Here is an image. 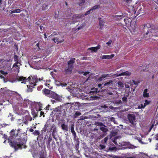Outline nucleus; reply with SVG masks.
I'll return each instance as SVG.
<instances>
[{"label": "nucleus", "instance_id": "nucleus-1", "mask_svg": "<svg viewBox=\"0 0 158 158\" xmlns=\"http://www.w3.org/2000/svg\"><path fill=\"white\" fill-rule=\"evenodd\" d=\"M20 129L18 130H12L10 132V135L13 138L15 139L13 141L10 139H8L10 145L15 151H17L19 149H22L23 146L24 148L26 147L25 144L27 140L21 137L23 133L20 132Z\"/></svg>", "mask_w": 158, "mask_h": 158}, {"label": "nucleus", "instance_id": "nucleus-2", "mask_svg": "<svg viewBox=\"0 0 158 158\" xmlns=\"http://www.w3.org/2000/svg\"><path fill=\"white\" fill-rule=\"evenodd\" d=\"M31 79L30 77L26 78V77L23 76H17L15 78V80L18 81H22V83H26V82H29L30 85L27 89L28 91L31 92L32 91V88L36 85V83L38 81H40L43 80V78L38 79L37 76H34Z\"/></svg>", "mask_w": 158, "mask_h": 158}, {"label": "nucleus", "instance_id": "nucleus-3", "mask_svg": "<svg viewBox=\"0 0 158 158\" xmlns=\"http://www.w3.org/2000/svg\"><path fill=\"white\" fill-rule=\"evenodd\" d=\"M42 92L44 94L52 99H60L64 98L62 96L59 95L54 92L46 88L43 89Z\"/></svg>", "mask_w": 158, "mask_h": 158}, {"label": "nucleus", "instance_id": "nucleus-4", "mask_svg": "<svg viewBox=\"0 0 158 158\" xmlns=\"http://www.w3.org/2000/svg\"><path fill=\"white\" fill-rule=\"evenodd\" d=\"M143 30L145 32L146 31H147V32L144 35V37L146 38H147V36H148L150 38V37L155 35V34L153 33L154 31V30L153 29H152L150 24H147L145 25L144 26Z\"/></svg>", "mask_w": 158, "mask_h": 158}, {"label": "nucleus", "instance_id": "nucleus-5", "mask_svg": "<svg viewBox=\"0 0 158 158\" xmlns=\"http://www.w3.org/2000/svg\"><path fill=\"white\" fill-rule=\"evenodd\" d=\"M6 95L10 98H16V99H21L22 98L20 94L17 92L10 90L9 89L6 90L5 93Z\"/></svg>", "mask_w": 158, "mask_h": 158}, {"label": "nucleus", "instance_id": "nucleus-6", "mask_svg": "<svg viewBox=\"0 0 158 158\" xmlns=\"http://www.w3.org/2000/svg\"><path fill=\"white\" fill-rule=\"evenodd\" d=\"M127 118L129 123L133 126L136 124L135 115L134 114H129L127 115Z\"/></svg>", "mask_w": 158, "mask_h": 158}, {"label": "nucleus", "instance_id": "nucleus-7", "mask_svg": "<svg viewBox=\"0 0 158 158\" xmlns=\"http://www.w3.org/2000/svg\"><path fill=\"white\" fill-rule=\"evenodd\" d=\"M151 102L148 101L147 100L145 99V100H142L140 102V104L138 106V109H142L144 108L146 106L149 105Z\"/></svg>", "mask_w": 158, "mask_h": 158}, {"label": "nucleus", "instance_id": "nucleus-8", "mask_svg": "<svg viewBox=\"0 0 158 158\" xmlns=\"http://www.w3.org/2000/svg\"><path fill=\"white\" fill-rule=\"evenodd\" d=\"M62 38V37L60 34L59 33L57 35V37H54L52 39V40L55 43L56 42L57 43V44L59 43H61L63 42L64 41V39L61 40V39Z\"/></svg>", "mask_w": 158, "mask_h": 158}, {"label": "nucleus", "instance_id": "nucleus-9", "mask_svg": "<svg viewBox=\"0 0 158 158\" xmlns=\"http://www.w3.org/2000/svg\"><path fill=\"white\" fill-rule=\"evenodd\" d=\"M91 91L89 92V94L90 95H93L92 97L94 99H98L99 97H97L96 95L98 92V89L97 88H92Z\"/></svg>", "mask_w": 158, "mask_h": 158}, {"label": "nucleus", "instance_id": "nucleus-10", "mask_svg": "<svg viewBox=\"0 0 158 158\" xmlns=\"http://www.w3.org/2000/svg\"><path fill=\"white\" fill-rule=\"evenodd\" d=\"M32 119V118L29 115H26L23 119V123L27 124L28 121H31Z\"/></svg>", "mask_w": 158, "mask_h": 158}, {"label": "nucleus", "instance_id": "nucleus-11", "mask_svg": "<svg viewBox=\"0 0 158 158\" xmlns=\"http://www.w3.org/2000/svg\"><path fill=\"white\" fill-rule=\"evenodd\" d=\"M73 66H69L65 67L64 69L65 72L66 74H70L72 72Z\"/></svg>", "mask_w": 158, "mask_h": 158}, {"label": "nucleus", "instance_id": "nucleus-12", "mask_svg": "<svg viewBox=\"0 0 158 158\" xmlns=\"http://www.w3.org/2000/svg\"><path fill=\"white\" fill-rule=\"evenodd\" d=\"M124 17V16L123 15V13H122V15H116L113 16V19L118 21L121 20Z\"/></svg>", "mask_w": 158, "mask_h": 158}, {"label": "nucleus", "instance_id": "nucleus-13", "mask_svg": "<svg viewBox=\"0 0 158 158\" xmlns=\"http://www.w3.org/2000/svg\"><path fill=\"white\" fill-rule=\"evenodd\" d=\"M34 103L36 107L37 110H38L39 111H41L42 110V104L40 102H34Z\"/></svg>", "mask_w": 158, "mask_h": 158}, {"label": "nucleus", "instance_id": "nucleus-14", "mask_svg": "<svg viewBox=\"0 0 158 158\" xmlns=\"http://www.w3.org/2000/svg\"><path fill=\"white\" fill-rule=\"evenodd\" d=\"M101 46L99 44H98V46L96 47H92L89 48V49L90 50L94 52H96L97 50L100 49Z\"/></svg>", "mask_w": 158, "mask_h": 158}, {"label": "nucleus", "instance_id": "nucleus-15", "mask_svg": "<svg viewBox=\"0 0 158 158\" xmlns=\"http://www.w3.org/2000/svg\"><path fill=\"white\" fill-rule=\"evenodd\" d=\"M110 76L108 74H103L99 78H98L97 79V81H101L104 78L107 77H109Z\"/></svg>", "mask_w": 158, "mask_h": 158}, {"label": "nucleus", "instance_id": "nucleus-16", "mask_svg": "<svg viewBox=\"0 0 158 158\" xmlns=\"http://www.w3.org/2000/svg\"><path fill=\"white\" fill-rule=\"evenodd\" d=\"M114 104L117 106L119 105L120 104L122 103V102L120 100V99H119L117 100V99H114L113 101H112Z\"/></svg>", "mask_w": 158, "mask_h": 158}, {"label": "nucleus", "instance_id": "nucleus-17", "mask_svg": "<svg viewBox=\"0 0 158 158\" xmlns=\"http://www.w3.org/2000/svg\"><path fill=\"white\" fill-rule=\"evenodd\" d=\"M118 86V89H123L124 87V85L123 83L121 81H119L117 82Z\"/></svg>", "mask_w": 158, "mask_h": 158}, {"label": "nucleus", "instance_id": "nucleus-18", "mask_svg": "<svg viewBox=\"0 0 158 158\" xmlns=\"http://www.w3.org/2000/svg\"><path fill=\"white\" fill-rule=\"evenodd\" d=\"M70 10H68L65 11L64 14H65V16L68 19H70L69 17L71 16L72 14L70 12Z\"/></svg>", "mask_w": 158, "mask_h": 158}, {"label": "nucleus", "instance_id": "nucleus-19", "mask_svg": "<svg viewBox=\"0 0 158 158\" xmlns=\"http://www.w3.org/2000/svg\"><path fill=\"white\" fill-rule=\"evenodd\" d=\"M75 60L76 59L74 58L71 59L68 62V65L69 66H73V64L75 62Z\"/></svg>", "mask_w": 158, "mask_h": 158}, {"label": "nucleus", "instance_id": "nucleus-20", "mask_svg": "<svg viewBox=\"0 0 158 158\" xmlns=\"http://www.w3.org/2000/svg\"><path fill=\"white\" fill-rule=\"evenodd\" d=\"M61 128L63 131H68V127L67 125H65L64 123H63L61 124Z\"/></svg>", "mask_w": 158, "mask_h": 158}, {"label": "nucleus", "instance_id": "nucleus-21", "mask_svg": "<svg viewBox=\"0 0 158 158\" xmlns=\"http://www.w3.org/2000/svg\"><path fill=\"white\" fill-rule=\"evenodd\" d=\"M109 89L110 90H107L106 91V93L107 94V95H113V92H114L113 91V89L111 87H109Z\"/></svg>", "mask_w": 158, "mask_h": 158}, {"label": "nucleus", "instance_id": "nucleus-22", "mask_svg": "<svg viewBox=\"0 0 158 158\" xmlns=\"http://www.w3.org/2000/svg\"><path fill=\"white\" fill-rule=\"evenodd\" d=\"M148 89H145L143 92V96L144 98H148L149 97V93H147Z\"/></svg>", "mask_w": 158, "mask_h": 158}, {"label": "nucleus", "instance_id": "nucleus-23", "mask_svg": "<svg viewBox=\"0 0 158 158\" xmlns=\"http://www.w3.org/2000/svg\"><path fill=\"white\" fill-rule=\"evenodd\" d=\"M132 23L131 22L130 26L129 27V29L131 31H135V24L134 23L133 25H131Z\"/></svg>", "mask_w": 158, "mask_h": 158}, {"label": "nucleus", "instance_id": "nucleus-24", "mask_svg": "<svg viewBox=\"0 0 158 158\" xmlns=\"http://www.w3.org/2000/svg\"><path fill=\"white\" fill-rule=\"evenodd\" d=\"M99 19H99V26H100V28L102 29L103 27L104 22L103 21L100 20L101 18H99Z\"/></svg>", "mask_w": 158, "mask_h": 158}, {"label": "nucleus", "instance_id": "nucleus-25", "mask_svg": "<svg viewBox=\"0 0 158 158\" xmlns=\"http://www.w3.org/2000/svg\"><path fill=\"white\" fill-rule=\"evenodd\" d=\"M114 56V55H111L110 56L109 55H103L102 57V58L103 59H109L111 58Z\"/></svg>", "mask_w": 158, "mask_h": 158}, {"label": "nucleus", "instance_id": "nucleus-26", "mask_svg": "<svg viewBox=\"0 0 158 158\" xmlns=\"http://www.w3.org/2000/svg\"><path fill=\"white\" fill-rule=\"evenodd\" d=\"M131 74V73L130 72L128 71H126L125 72H123L121 73L120 74H119V76H122V75H127L130 76Z\"/></svg>", "mask_w": 158, "mask_h": 158}, {"label": "nucleus", "instance_id": "nucleus-27", "mask_svg": "<svg viewBox=\"0 0 158 158\" xmlns=\"http://www.w3.org/2000/svg\"><path fill=\"white\" fill-rule=\"evenodd\" d=\"M49 124H46L44 126V127L41 131V132L43 133L44 132H45L47 130V128L48 127Z\"/></svg>", "mask_w": 158, "mask_h": 158}, {"label": "nucleus", "instance_id": "nucleus-28", "mask_svg": "<svg viewBox=\"0 0 158 158\" xmlns=\"http://www.w3.org/2000/svg\"><path fill=\"white\" fill-rule=\"evenodd\" d=\"M61 112L60 110H57L56 111V119H57L59 117H60V115L61 114Z\"/></svg>", "mask_w": 158, "mask_h": 158}, {"label": "nucleus", "instance_id": "nucleus-29", "mask_svg": "<svg viewBox=\"0 0 158 158\" xmlns=\"http://www.w3.org/2000/svg\"><path fill=\"white\" fill-rule=\"evenodd\" d=\"M48 8V5L47 4L44 3L42 6V9L43 10H46Z\"/></svg>", "mask_w": 158, "mask_h": 158}, {"label": "nucleus", "instance_id": "nucleus-30", "mask_svg": "<svg viewBox=\"0 0 158 158\" xmlns=\"http://www.w3.org/2000/svg\"><path fill=\"white\" fill-rule=\"evenodd\" d=\"M9 115H10L8 116V118L9 119H10L11 121H13L15 118L13 117V115H12L11 113H10Z\"/></svg>", "mask_w": 158, "mask_h": 158}, {"label": "nucleus", "instance_id": "nucleus-31", "mask_svg": "<svg viewBox=\"0 0 158 158\" xmlns=\"http://www.w3.org/2000/svg\"><path fill=\"white\" fill-rule=\"evenodd\" d=\"M81 115V113L79 112H76L75 114L73 115V118H77L78 116H80Z\"/></svg>", "mask_w": 158, "mask_h": 158}, {"label": "nucleus", "instance_id": "nucleus-32", "mask_svg": "<svg viewBox=\"0 0 158 158\" xmlns=\"http://www.w3.org/2000/svg\"><path fill=\"white\" fill-rule=\"evenodd\" d=\"M100 129L104 132H106L108 131L107 128L104 127H100Z\"/></svg>", "mask_w": 158, "mask_h": 158}, {"label": "nucleus", "instance_id": "nucleus-33", "mask_svg": "<svg viewBox=\"0 0 158 158\" xmlns=\"http://www.w3.org/2000/svg\"><path fill=\"white\" fill-rule=\"evenodd\" d=\"M21 11V10L19 9H18L12 11L10 12V14H12L13 13H20Z\"/></svg>", "mask_w": 158, "mask_h": 158}, {"label": "nucleus", "instance_id": "nucleus-34", "mask_svg": "<svg viewBox=\"0 0 158 158\" xmlns=\"http://www.w3.org/2000/svg\"><path fill=\"white\" fill-rule=\"evenodd\" d=\"M112 82L113 81H112L111 80H110L108 82L104 84L103 86H109L110 85L111 83L112 84Z\"/></svg>", "mask_w": 158, "mask_h": 158}, {"label": "nucleus", "instance_id": "nucleus-35", "mask_svg": "<svg viewBox=\"0 0 158 158\" xmlns=\"http://www.w3.org/2000/svg\"><path fill=\"white\" fill-rule=\"evenodd\" d=\"M14 61L16 62L19 63V57L16 55H15L14 57Z\"/></svg>", "mask_w": 158, "mask_h": 158}, {"label": "nucleus", "instance_id": "nucleus-36", "mask_svg": "<svg viewBox=\"0 0 158 158\" xmlns=\"http://www.w3.org/2000/svg\"><path fill=\"white\" fill-rule=\"evenodd\" d=\"M32 134L35 136H38L40 135V132L38 130H35V131H34L33 133Z\"/></svg>", "mask_w": 158, "mask_h": 158}, {"label": "nucleus", "instance_id": "nucleus-37", "mask_svg": "<svg viewBox=\"0 0 158 158\" xmlns=\"http://www.w3.org/2000/svg\"><path fill=\"white\" fill-rule=\"evenodd\" d=\"M100 7V5H96L92 7V8L91 9V10H95L98 8H99Z\"/></svg>", "mask_w": 158, "mask_h": 158}, {"label": "nucleus", "instance_id": "nucleus-38", "mask_svg": "<svg viewBox=\"0 0 158 158\" xmlns=\"http://www.w3.org/2000/svg\"><path fill=\"white\" fill-rule=\"evenodd\" d=\"M95 124L98 126H104V124L100 122H97L95 123Z\"/></svg>", "mask_w": 158, "mask_h": 158}, {"label": "nucleus", "instance_id": "nucleus-39", "mask_svg": "<svg viewBox=\"0 0 158 158\" xmlns=\"http://www.w3.org/2000/svg\"><path fill=\"white\" fill-rule=\"evenodd\" d=\"M79 5L80 6H82L84 5L85 0H79Z\"/></svg>", "mask_w": 158, "mask_h": 158}, {"label": "nucleus", "instance_id": "nucleus-40", "mask_svg": "<svg viewBox=\"0 0 158 158\" xmlns=\"http://www.w3.org/2000/svg\"><path fill=\"white\" fill-rule=\"evenodd\" d=\"M71 132L72 134L76 133L74 130V125L73 124H72L71 125Z\"/></svg>", "mask_w": 158, "mask_h": 158}, {"label": "nucleus", "instance_id": "nucleus-41", "mask_svg": "<svg viewBox=\"0 0 158 158\" xmlns=\"http://www.w3.org/2000/svg\"><path fill=\"white\" fill-rule=\"evenodd\" d=\"M108 138V137H105L104 138V139L102 140V143H106Z\"/></svg>", "mask_w": 158, "mask_h": 158}, {"label": "nucleus", "instance_id": "nucleus-42", "mask_svg": "<svg viewBox=\"0 0 158 158\" xmlns=\"http://www.w3.org/2000/svg\"><path fill=\"white\" fill-rule=\"evenodd\" d=\"M57 35V33L56 32H53L49 36V37H52V36H54L56 35Z\"/></svg>", "mask_w": 158, "mask_h": 158}, {"label": "nucleus", "instance_id": "nucleus-43", "mask_svg": "<svg viewBox=\"0 0 158 158\" xmlns=\"http://www.w3.org/2000/svg\"><path fill=\"white\" fill-rule=\"evenodd\" d=\"M132 83H133L134 85H135L134 87H136L137 85L138 82L135 80H133L132 81Z\"/></svg>", "mask_w": 158, "mask_h": 158}, {"label": "nucleus", "instance_id": "nucleus-44", "mask_svg": "<svg viewBox=\"0 0 158 158\" xmlns=\"http://www.w3.org/2000/svg\"><path fill=\"white\" fill-rule=\"evenodd\" d=\"M52 138L50 135V136L49 137L48 140V143L49 145H50V142L52 140Z\"/></svg>", "mask_w": 158, "mask_h": 158}, {"label": "nucleus", "instance_id": "nucleus-45", "mask_svg": "<svg viewBox=\"0 0 158 158\" xmlns=\"http://www.w3.org/2000/svg\"><path fill=\"white\" fill-rule=\"evenodd\" d=\"M59 12H55V15H54V17L55 19H57L58 18L59 16Z\"/></svg>", "mask_w": 158, "mask_h": 158}, {"label": "nucleus", "instance_id": "nucleus-46", "mask_svg": "<svg viewBox=\"0 0 158 158\" xmlns=\"http://www.w3.org/2000/svg\"><path fill=\"white\" fill-rule=\"evenodd\" d=\"M116 149H117V148L115 147H109V150L111 151H113V150H116Z\"/></svg>", "mask_w": 158, "mask_h": 158}, {"label": "nucleus", "instance_id": "nucleus-47", "mask_svg": "<svg viewBox=\"0 0 158 158\" xmlns=\"http://www.w3.org/2000/svg\"><path fill=\"white\" fill-rule=\"evenodd\" d=\"M0 73L4 75H6L8 73L7 72H5L3 70H1L0 71Z\"/></svg>", "mask_w": 158, "mask_h": 158}, {"label": "nucleus", "instance_id": "nucleus-48", "mask_svg": "<svg viewBox=\"0 0 158 158\" xmlns=\"http://www.w3.org/2000/svg\"><path fill=\"white\" fill-rule=\"evenodd\" d=\"M0 125L2 127H5L7 126H8V124L6 123H2V124H0Z\"/></svg>", "mask_w": 158, "mask_h": 158}, {"label": "nucleus", "instance_id": "nucleus-49", "mask_svg": "<svg viewBox=\"0 0 158 158\" xmlns=\"http://www.w3.org/2000/svg\"><path fill=\"white\" fill-rule=\"evenodd\" d=\"M55 129H56V128L54 129L53 131L52 132V136L53 137V138L54 139H56V138L55 137V135H54V131H55Z\"/></svg>", "mask_w": 158, "mask_h": 158}, {"label": "nucleus", "instance_id": "nucleus-50", "mask_svg": "<svg viewBox=\"0 0 158 158\" xmlns=\"http://www.w3.org/2000/svg\"><path fill=\"white\" fill-rule=\"evenodd\" d=\"M100 147L102 149H104L105 148L106 146L104 145L100 144L99 145Z\"/></svg>", "mask_w": 158, "mask_h": 158}, {"label": "nucleus", "instance_id": "nucleus-51", "mask_svg": "<svg viewBox=\"0 0 158 158\" xmlns=\"http://www.w3.org/2000/svg\"><path fill=\"white\" fill-rule=\"evenodd\" d=\"M52 148H55L56 146V145L54 141H53L52 142Z\"/></svg>", "mask_w": 158, "mask_h": 158}, {"label": "nucleus", "instance_id": "nucleus-52", "mask_svg": "<svg viewBox=\"0 0 158 158\" xmlns=\"http://www.w3.org/2000/svg\"><path fill=\"white\" fill-rule=\"evenodd\" d=\"M153 127H154V125L153 124H152L151 126V127H150L149 129L148 130V132H150L151 131V130L153 128Z\"/></svg>", "mask_w": 158, "mask_h": 158}, {"label": "nucleus", "instance_id": "nucleus-53", "mask_svg": "<svg viewBox=\"0 0 158 158\" xmlns=\"http://www.w3.org/2000/svg\"><path fill=\"white\" fill-rule=\"evenodd\" d=\"M92 10H91V9L89 10L87 12H86L85 13V15H86L88 14H89L90 12V11H91Z\"/></svg>", "mask_w": 158, "mask_h": 158}, {"label": "nucleus", "instance_id": "nucleus-54", "mask_svg": "<svg viewBox=\"0 0 158 158\" xmlns=\"http://www.w3.org/2000/svg\"><path fill=\"white\" fill-rule=\"evenodd\" d=\"M20 64V63H17L15 62V63L13 65V67H15L16 66H17V65L18 64Z\"/></svg>", "mask_w": 158, "mask_h": 158}, {"label": "nucleus", "instance_id": "nucleus-55", "mask_svg": "<svg viewBox=\"0 0 158 158\" xmlns=\"http://www.w3.org/2000/svg\"><path fill=\"white\" fill-rule=\"evenodd\" d=\"M73 134V136L74 137V140H76V137H77L76 133H74L73 134Z\"/></svg>", "mask_w": 158, "mask_h": 158}, {"label": "nucleus", "instance_id": "nucleus-56", "mask_svg": "<svg viewBox=\"0 0 158 158\" xmlns=\"http://www.w3.org/2000/svg\"><path fill=\"white\" fill-rule=\"evenodd\" d=\"M105 136V135L104 134H103L102 135H101L99 137V138L100 139H101L103 137Z\"/></svg>", "mask_w": 158, "mask_h": 158}, {"label": "nucleus", "instance_id": "nucleus-57", "mask_svg": "<svg viewBox=\"0 0 158 158\" xmlns=\"http://www.w3.org/2000/svg\"><path fill=\"white\" fill-rule=\"evenodd\" d=\"M28 99H24V100L23 99L22 101V102L23 103H27V102H28Z\"/></svg>", "mask_w": 158, "mask_h": 158}, {"label": "nucleus", "instance_id": "nucleus-58", "mask_svg": "<svg viewBox=\"0 0 158 158\" xmlns=\"http://www.w3.org/2000/svg\"><path fill=\"white\" fill-rule=\"evenodd\" d=\"M154 137L156 140H158V133L155 135Z\"/></svg>", "mask_w": 158, "mask_h": 158}, {"label": "nucleus", "instance_id": "nucleus-59", "mask_svg": "<svg viewBox=\"0 0 158 158\" xmlns=\"http://www.w3.org/2000/svg\"><path fill=\"white\" fill-rule=\"evenodd\" d=\"M60 85H61L63 86H64V87L66 86L67 85L66 83H61Z\"/></svg>", "mask_w": 158, "mask_h": 158}, {"label": "nucleus", "instance_id": "nucleus-60", "mask_svg": "<svg viewBox=\"0 0 158 158\" xmlns=\"http://www.w3.org/2000/svg\"><path fill=\"white\" fill-rule=\"evenodd\" d=\"M83 75L85 76H86L87 75L89 74V72H84Z\"/></svg>", "mask_w": 158, "mask_h": 158}, {"label": "nucleus", "instance_id": "nucleus-61", "mask_svg": "<svg viewBox=\"0 0 158 158\" xmlns=\"http://www.w3.org/2000/svg\"><path fill=\"white\" fill-rule=\"evenodd\" d=\"M112 41L111 40H110L109 41L106 43V44H108V45H109L111 43Z\"/></svg>", "mask_w": 158, "mask_h": 158}, {"label": "nucleus", "instance_id": "nucleus-62", "mask_svg": "<svg viewBox=\"0 0 158 158\" xmlns=\"http://www.w3.org/2000/svg\"><path fill=\"white\" fill-rule=\"evenodd\" d=\"M7 136L6 135L4 134L3 135V138L4 139H7Z\"/></svg>", "mask_w": 158, "mask_h": 158}, {"label": "nucleus", "instance_id": "nucleus-63", "mask_svg": "<svg viewBox=\"0 0 158 158\" xmlns=\"http://www.w3.org/2000/svg\"><path fill=\"white\" fill-rule=\"evenodd\" d=\"M39 45H40V44L39 43H37L36 45V46H37L38 48L39 49H40V47H39Z\"/></svg>", "mask_w": 158, "mask_h": 158}, {"label": "nucleus", "instance_id": "nucleus-64", "mask_svg": "<svg viewBox=\"0 0 158 158\" xmlns=\"http://www.w3.org/2000/svg\"><path fill=\"white\" fill-rule=\"evenodd\" d=\"M11 156H4L3 158L0 157V158H10Z\"/></svg>", "mask_w": 158, "mask_h": 158}]
</instances>
